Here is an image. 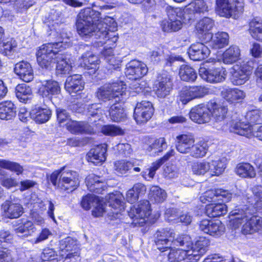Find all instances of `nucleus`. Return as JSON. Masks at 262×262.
<instances>
[{"label":"nucleus","mask_w":262,"mask_h":262,"mask_svg":"<svg viewBox=\"0 0 262 262\" xmlns=\"http://www.w3.org/2000/svg\"><path fill=\"white\" fill-rule=\"evenodd\" d=\"M76 29L80 37L85 40L90 38L103 39L107 37V31L117 30L115 19L109 16L101 17V13L90 8L82 10L77 16Z\"/></svg>","instance_id":"obj_1"},{"label":"nucleus","mask_w":262,"mask_h":262,"mask_svg":"<svg viewBox=\"0 0 262 262\" xmlns=\"http://www.w3.org/2000/svg\"><path fill=\"white\" fill-rule=\"evenodd\" d=\"M253 195L248 196L247 194L244 200L246 204H240L230 212L231 223L233 226L237 227L244 220H247V217L255 211L262 209V186L256 185L251 189Z\"/></svg>","instance_id":"obj_2"},{"label":"nucleus","mask_w":262,"mask_h":262,"mask_svg":"<svg viewBox=\"0 0 262 262\" xmlns=\"http://www.w3.org/2000/svg\"><path fill=\"white\" fill-rule=\"evenodd\" d=\"M209 241L200 237L193 246L189 235L181 234V258L183 262H196L207 250Z\"/></svg>","instance_id":"obj_3"},{"label":"nucleus","mask_w":262,"mask_h":262,"mask_svg":"<svg viewBox=\"0 0 262 262\" xmlns=\"http://www.w3.org/2000/svg\"><path fill=\"white\" fill-rule=\"evenodd\" d=\"M96 96L97 98L104 102L112 103L123 102L128 96L126 91V84L121 80H113L103 84L98 89Z\"/></svg>","instance_id":"obj_4"},{"label":"nucleus","mask_w":262,"mask_h":262,"mask_svg":"<svg viewBox=\"0 0 262 262\" xmlns=\"http://www.w3.org/2000/svg\"><path fill=\"white\" fill-rule=\"evenodd\" d=\"M67 42L58 41V42L45 43L39 47L36 52L37 60L42 68L48 69L53 67L57 54H60L62 49H66L68 45Z\"/></svg>","instance_id":"obj_5"},{"label":"nucleus","mask_w":262,"mask_h":262,"mask_svg":"<svg viewBox=\"0 0 262 262\" xmlns=\"http://www.w3.org/2000/svg\"><path fill=\"white\" fill-rule=\"evenodd\" d=\"M215 5L218 14L226 18H235L244 10L242 0H216Z\"/></svg>","instance_id":"obj_6"},{"label":"nucleus","mask_w":262,"mask_h":262,"mask_svg":"<svg viewBox=\"0 0 262 262\" xmlns=\"http://www.w3.org/2000/svg\"><path fill=\"white\" fill-rule=\"evenodd\" d=\"M151 209L148 201L143 200L137 205L130 207L128 215L133 220L135 225L142 226L148 221L151 215Z\"/></svg>","instance_id":"obj_7"},{"label":"nucleus","mask_w":262,"mask_h":262,"mask_svg":"<svg viewBox=\"0 0 262 262\" xmlns=\"http://www.w3.org/2000/svg\"><path fill=\"white\" fill-rule=\"evenodd\" d=\"M208 11V8L204 0H194L185 7L181 15V25L188 24L193 21L195 14L204 13Z\"/></svg>","instance_id":"obj_8"},{"label":"nucleus","mask_w":262,"mask_h":262,"mask_svg":"<svg viewBox=\"0 0 262 262\" xmlns=\"http://www.w3.org/2000/svg\"><path fill=\"white\" fill-rule=\"evenodd\" d=\"M252 67L247 63L243 62L235 64L231 71V81L233 85L244 84L250 78Z\"/></svg>","instance_id":"obj_9"},{"label":"nucleus","mask_w":262,"mask_h":262,"mask_svg":"<svg viewBox=\"0 0 262 262\" xmlns=\"http://www.w3.org/2000/svg\"><path fill=\"white\" fill-rule=\"evenodd\" d=\"M199 73L201 77L210 83H219L224 81L227 76V71L223 67L206 68L200 67Z\"/></svg>","instance_id":"obj_10"},{"label":"nucleus","mask_w":262,"mask_h":262,"mask_svg":"<svg viewBox=\"0 0 262 262\" xmlns=\"http://www.w3.org/2000/svg\"><path fill=\"white\" fill-rule=\"evenodd\" d=\"M81 205L85 210H89L92 207H93L94 209L92 213L95 217L102 216L104 211L102 199L94 194H88L83 197Z\"/></svg>","instance_id":"obj_11"},{"label":"nucleus","mask_w":262,"mask_h":262,"mask_svg":"<svg viewBox=\"0 0 262 262\" xmlns=\"http://www.w3.org/2000/svg\"><path fill=\"white\" fill-rule=\"evenodd\" d=\"M154 108L152 103L147 101L138 102L134 108V118L138 124L146 122L152 117Z\"/></svg>","instance_id":"obj_12"},{"label":"nucleus","mask_w":262,"mask_h":262,"mask_svg":"<svg viewBox=\"0 0 262 262\" xmlns=\"http://www.w3.org/2000/svg\"><path fill=\"white\" fill-rule=\"evenodd\" d=\"M79 185L78 173L66 168L59 178V188L68 192L74 190Z\"/></svg>","instance_id":"obj_13"},{"label":"nucleus","mask_w":262,"mask_h":262,"mask_svg":"<svg viewBox=\"0 0 262 262\" xmlns=\"http://www.w3.org/2000/svg\"><path fill=\"white\" fill-rule=\"evenodd\" d=\"M251 214L247 220H244L239 223L238 227H235L231 223V219L230 215H229L230 225L234 229L238 228L243 223H245L243 225L242 231L243 234H251L255 232H259L262 233V217L258 215H253Z\"/></svg>","instance_id":"obj_14"},{"label":"nucleus","mask_w":262,"mask_h":262,"mask_svg":"<svg viewBox=\"0 0 262 262\" xmlns=\"http://www.w3.org/2000/svg\"><path fill=\"white\" fill-rule=\"evenodd\" d=\"M174 235L173 230L168 228L158 230L155 234V239L157 248L162 252L170 249Z\"/></svg>","instance_id":"obj_15"},{"label":"nucleus","mask_w":262,"mask_h":262,"mask_svg":"<svg viewBox=\"0 0 262 262\" xmlns=\"http://www.w3.org/2000/svg\"><path fill=\"white\" fill-rule=\"evenodd\" d=\"M148 68L144 62L134 60L128 62L126 66L125 74L129 79L137 80L145 76Z\"/></svg>","instance_id":"obj_16"},{"label":"nucleus","mask_w":262,"mask_h":262,"mask_svg":"<svg viewBox=\"0 0 262 262\" xmlns=\"http://www.w3.org/2000/svg\"><path fill=\"white\" fill-rule=\"evenodd\" d=\"M208 93V88L204 86H183L181 90V102L185 104L194 98L204 96Z\"/></svg>","instance_id":"obj_17"},{"label":"nucleus","mask_w":262,"mask_h":262,"mask_svg":"<svg viewBox=\"0 0 262 262\" xmlns=\"http://www.w3.org/2000/svg\"><path fill=\"white\" fill-rule=\"evenodd\" d=\"M189 118L199 124L208 122L211 119L209 102L201 104L192 108L189 113Z\"/></svg>","instance_id":"obj_18"},{"label":"nucleus","mask_w":262,"mask_h":262,"mask_svg":"<svg viewBox=\"0 0 262 262\" xmlns=\"http://www.w3.org/2000/svg\"><path fill=\"white\" fill-rule=\"evenodd\" d=\"M115 32L107 31L106 38L104 39L101 38L98 40H95L94 42L96 46H102L104 44L106 45L101 52V54L105 60H106L107 57L110 58L112 56H114L113 48L115 47V43L118 39V37L115 34Z\"/></svg>","instance_id":"obj_19"},{"label":"nucleus","mask_w":262,"mask_h":262,"mask_svg":"<svg viewBox=\"0 0 262 262\" xmlns=\"http://www.w3.org/2000/svg\"><path fill=\"white\" fill-rule=\"evenodd\" d=\"M5 215L9 219H17L24 213V208L19 200H6L2 205Z\"/></svg>","instance_id":"obj_20"},{"label":"nucleus","mask_w":262,"mask_h":262,"mask_svg":"<svg viewBox=\"0 0 262 262\" xmlns=\"http://www.w3.org/2000/svg\"><path fill=\"white\" fill-rule=\"evenodd\" d=\"M60 92V87L58 82L52 79L41 81L38 90L39 95L50 101H52L53 96L59 94Z\"/></svg>","instance_id":"obj_21"},{"label":"nucleus","mask_w":262,"mask_h":262,"mask_svg":"<svg viewBox=\"0 0 262 262\" xmlns=\"http://www.w3.org/2000/svg\"><path fill=\"white\" fill-rule=\"evenodd\" d=\"M14 73L26 82L32 81L34 78L33 69L31 64L27 62L22 61L14 65Z\"/></svg>","instance_id":"obj_22"},{"label":"nucleus","mask_w":262,"mask_h":262,"mask_svg":"<svg viewBox=\"0 0 262 262\" xmlns=\"http://www.w3.org/2000/svg\"><path fill=\"white\" fill-rule=\"evenodd\" d=\"M56 58L55 63H56V73L57 75L62 76L70 74L72 67L68 55L61 51L60 54H57Z\"/></svg>","instance_id":"obj_23"},{"label":"nucleus","mask_w":262,"mask_h":262,"mask_svg":"<svg viewBox=\"0 0 262 262\" xmlns=\"http://www.w3.org/2000/svg\"><path fill=\"white\" fill-rule=\"evenodd\" d=\"M208 48L202 43L193 44L188 49L187 53L190 58L194 61L202 60L207 58L210 54Z\"/></svg>","instance_id":"obj_24"},{"label":"nucleus","mask_w":262,"mask_h":262,"mask_svg":"<svg viewBox=\"0 0 262 262\" xmlns=\"http://www.w3.org/2000/svg\"><path fill=\"white\" fill-rule=\"evenodd\" d=\"M84 86V82L82 76L78 74L68 77L64 83L65 90L70 94L82 91Z\"/></svg>","instance_id":"obj_25"},{"label":"nucleus","mask_w":262,"mask_h":262,"mask_svg":"<svg viewBox=\"0 0 262 262\" xmlns=\"http://www.w3.org/2000/svg\"><path fill=\"white\" fill-rule=\"evenodd\" d=\"M211 117L216 122H221L226 117L228 108L223 103L212 100L209 102Z\"/></svg>","instance_id":"obj_26"},{"label":"nucleus","mask_w":262,"mask_h":262,"mask_svg":"<svg viewBox=\"0 0 262 262\" xmlns=\"http://www.w3.org/2000/svg\"><path fill=\"white\" fill-rule=\"evenodd\" d=\"M106 145L101 144L92 148L87 154L88 160L95 165L101 164L106 159Z\"/></svg>","instance_id":"obj_27"},{"label":"nucleus","mask_w":262,"mask_h":262,"mask_svg":"<svg viewBox=\"0 0 262 262\" xmlns=\"http://www.w3.org/2000/svg\"><path fill=\"white\" fill-rule=\"evenodd\" d=\"M221 94L223 98L230 103H235L245 97V93L243 91L227 86H224L221 89Z\"/></svg>","instance_id":"obj_28"},{"label":"nucleus","mask_w":262,"mask_h":262,"mask_svg":"<svg viewBox=\"0 0 262 262\" xmlns=\"http://www.w3.org/2000/svg\"><path fill=\"white\" fill-rule=\"evenodd\" d=\"M67 129L74 134H91L93 127L86 122L72 120L66 123Z\"/></svg>","instance_id":"obj_29"},{"label":"nucleus","mask_w":262,"mask_h":262,"mask_svg":"<svg viewBox=\"0 0 262 262\" xmlns=\"http://www.w3.org/2000/svg\"><path fill=\"white\" fill-rule=\"evenodd\" d=\"M16 225L13 227L15 232L18 236H28L31 235L34 230V225L32 222L26 219H21L15 222Z\"/></svg>","instance_id":"obj_30"},{"label":"nucleus","mask_w":262,"mask_h":262,"mask_svg":"<svg viewBox=\"0 0 262 262\" xmlns=\"http://www.w3.org/2000/svg\"><path fill=\"white\" fill-rule=\"evenodd\" d=\"M79 61L81 67L94 70L95 72L98 69L100 60L97 56L93 54L92 52L86 50V52L82 54Z\"/></svg>","instance_id":"obj_31"},{"label":"nucleus","mask_w":262,"mask_h":262,"mask_svg":"<svg viewBox=\"0 0 262 262\" xmlns=\"http://www.w3.org/2000/svg\"><path fill=\"white\" fill-rule=\"evenodd\" d=\"M32 118L36 123H43L50 118L52 112L47 106H35L32 109Z\"/></svg>","instance_id":"obj_32"},{"label":"nucleus","mask_w":262,"mask_h":262,"mask_svg":"<svg viewBox=\"0 0 262 262\" xmlns=\"http://www.w3.org/2000/svg\"><path fill=\"white\" fill-rule=\"evenodd\" d=\"M154 88L158 97H165L169 94L171 88L170 79L166 77H162L161 78L158 77Z\"/></svg>","instance_id":"obj_33"},{"label":"nucleus","mask_w":262,"mask_h":262,"mask_svg":"<svg viewBox=\"0 0 262 262\" xmlns=\"http://www.w3.org/2000/svg\"><path fill=\"white\" fill-rule=\"evenodd\" d=\"M15 93L19 101L24 103H30L33 97L32 89L25 83L18 84L15 88Z\"/></svg>","instance_id":"obj_34"},{"label":"nucleus","mask_w":262,"mask_h":262,"mask_svg":"<svg viewBox=\"0 0 262 262\" xmlns=\"http://www.w3.org/2000/svg\"><path fill=\"white\" fill-rule=\"evenodd\" d=\"M229 129L231 133L244 136H248L252 133V129L249 123L234 120L230 122Z\"/></svg>","instance_id":"obj_35"},{"label":"nucleus","mask_w":262,"mask_h":262,"mask_svg":"<svg viewBox=\"0 0 262 262\" xmlns=\"http://www.w3.org/2000/svg\"><path fill=\"white\" fill-rule=\"evenodd\" d=\"M120 102H114V103L109 104L111 105L109 110V115L111 119L113 122H122L124 121L126 118L124 110Z\"/></svg>","instance_id":"obj_36"},{"label":"nucleus","mask_w":262,"mask_h":262,"mask_svg":"<svg viewBox=\"0 0 262 262\" xmlns=\"http://www.w3.org/2000/svg\"><path fill=\"white\" fill-rule=\"evenodd\" d=\"M209 199L211 202H216L217 200H222L223 202H228L230 201L232 194L227 190L222 189H211L206 191Z\"/></svg>","instance_id":"obj_37"},{"label":"nucleus","mask_w":262,"mask_h":262,"mask_svg":"<svg viewBox=\"0 0 262 262\" xmlns=\"http://www.w3.org/2000/svg\"><path fill=\"white\" fill-rule=\"evenodd\" d=\"M16 107L11 101H6L0 103V119L10 120L16 115Z\"/></svg>","instance_id":"obj_38"},{"label":"nucleus","mask_w":262,"mask_h":262,"mask_svg":"<svg viewBox=\"0 0 262 262\" xmlns=\"http://www.w3.org/2000/svg\"><path fill=\"white\" fill-rule=\"evenodd\" d=\"M122 194H114L113 193L106 197V199L107 200V205L114 209L118 210L113 212L116 214L117 216L121 211L124 210V203L122 201Z\"/></svg>","instance_id":"obj_39"},{"label":"nucleus","mask_w":262,"mask_h":262,"mask_svg":"<svg viewBox=\"0 0 262 262\" xmlns=\"http://www.w3.org/2000/svg\"><path fill=\"white\" fill-rule=\"evenodd\" d=\"M99 179L100 177L94 174L89 175L86 178L85 182L90 191L101 193L104 190L105 187L104 184Z\"/></svg>","instance_id":"obj_40"},{"label":"nucleus","mask_w":262,"mask_h":262,"mask_svg":"<svg viewBox=\"0 0 262 262\" xmlns=\"http://www.w3.org/2000/svg\"><path fill=\"white\" fill-rule=\"evenodd\" d=\"M214 27V21L207 17L201 19L195 26L196 33L198 35H204L211 34V31Z\"/></svg>","instance_id":"obj_41"},{"label":"nucleus","mask_w":262,"mask_h":262,"mask_svg":"<svg viewBox=\"0 0 262 262\" xmlns=\"http://www.w3.org/2000/svg\"><path fill=\"white\" fill-rule=\"evenodd\" d=\"M167 147V144L166 139L163 137L155 139L154 142L150 144L146 149V151L151 156L159 155Z\"/></svg>","instance_id":"obj_42"},{"label":"nucleus","mask_w":262,"mask_h":262,"mask_svg":"<svg viewBox=\"0 0 262 262\" xmlns=\"http://www.w3.org/2000/svg\"><path fill=\"white\" fill-rule=\"evenodd\" d=\"M226 159L225 158L216 159L209 162L210 169L209 176H219L221 174L226 167Z\"/></svg>","instance_id":"obj_43"},{"label":"nucleus","mask_w":262,"mask_h":262,"mask_svg":"<svg viewBox=\"0 0 262 262\" xmlns=\"http://www.w3.org/2000/svg\"><path fill=\"white\" fill-rule=\"evenodd\" d=\"M249 33L255 40L262 41V19L254 18L249 23Z\"/></svg>","instance_id":"obj_44"},{"label":"nucleus","mask_w":262,"mask_h":262,"mask_svg":"<svg viewBox=\"0 0 262 262\" xmlns=\"http://www.w3.org/2000/svg\"><path fill=\"white\" fill-rule=\"evenodd\" d=\"M227 207L225 204H210L206 207V214L210 217H215L225 214Z\"/></svg>","instance_id":"obj_45"},{"label":"nucleus","mask_w":262,"mask_h":262,"mask_svg":"<svg viewBox=\"0 0 262 262\" xmlns=\"http://www.w3.org/2000/svg\"><path fill=\"white\" fill-rule=\"evenodd\" d=\"M235 171L236 174L242 178H253L256 176L254 168L249 163L238 164Z\"/></svg>","instance_id":"obj_46"},{"label":"nucleus","mask_w":262,"mask_h":262,"mask_svg":"<svg viewBox=\"0 0 262 262\" xmlns=\"http://www.w3.org/2000/svg\"><path fill=\"white\" fill-rule=\"evenodd\" d=\"M211 36V45L214 49H221L228 44L229 35L226 32H217Z\"/></svg>","instance_id":"obj_47"},{"label":"nucleus","mask_w":262,"mask_h":262,"mask_svg":"<svg viewBox=\"0 0 262 262\" xmlns=\"http://www.w3.org/2000/svg\"><path fill=\"white\" fill-rule=\"evenodd\" d=\"M239 55V48L236 46H231L223 53V62L226 64H231L238 60Z\"/></svg>","instance_id":"obj_48"},{"label":"nucleus","mask_w":262,"mask_h":262,"mask_svg":"<svg viewBox=\"0 0 262 262\" xmlns=\"http://www.w3.org/2000/svg\"><path fill=\"white\" fill-rule=\"evenodd\" d=\"M76 247V242L71 237H67L59 241L60 254L63 257L67 252L72 251Z\"/></svg>","instance_id":"obj_49"},{"label":"nucleus","mask_w":262,"mask_h":262,"mask_svg":"<svg viewBox=\"0 0 262 262\" xmlns=\"http://www.w3.org/2000/svg\"><path fill=\"white\" fill-rule=\"evenodd\" d=\"M17 47V42L13 38H8L3 40L2 45H0L1 52L6 56H9L12 54Z\"/></svg>","instance_id":"obj_50"},{"label":"nucleus","mask_w":262,"mask_h":262,"mask_svg":"<svg viewBox=\"0 0 262 262\" xmlns=\"http://www.w3.org/2000/svg\"><path fill=\"white\" fill-rule=\"evenodd\" d=\"M208 149L207 142L201 141L195 145L193 144L191 150V155L196 158L204 157Z\"/></svg>","instance_id":"obj_51"},{"label":"nucleus","mask_w":262,"mask_h":262,"mask_svg":"<svg viewBox=\"0 0 262 262\" xmlns=\"http://www.w3.org/2000/svg\"><path fill=\"white\" fill-rule=\"evenodd\" d=\"M149 195L151 199L158 203L163 202L167 196L165 191L158 186H152L150 188Z\"/></svg>","instance_id":"obj_52"},{"label":"nucleus","mask_w":262,"mask_h":262,"mask_svg":"<svg viewBox=\"0 0 262 262\" xmlns=\"http://www.w3.org/2000/svg\"><path fill=\"white\" fill-rule=\"evenodd\" d=\"M0 167L10 170L17 175L21 174L24 171L23 167L18 163L4 159H0Z\"/></svg>","instance_id":"obj_53"},{"label":"nucleus","mask_w":262,"mask_h":262,"mask_svg":"<svg viewBox=\"0 0 262 262\" xmlns=\"http://www.w3.org/2000/svg\"><path fill=\"white\" fill-rule=\"evenodd\" d=\"M194 139L191 134L181 135V153L191 151L194 144Z\"/></svg>","instance_id":"obj_54"},{"label":"nucleus","mask_w":262,"mask_h":262,"mask_svg":"<svg viewBox=\"0 0 262 262\" xmlns=\"http://www.w3.org/2000/svg\"><path fill=\"white\" fill-rule=\"evenodd\" d=\"M101 132L105 135L110 136H121L124 134V130L119 126L113 124L103 125Z\"/></svg>","instance_id":"obj_55"},{"label":"nucleus","mask_w":262,"mask_h":262,"mask_svg":"<svg viewBox=\"0 0 262 262\" xmlns=\"http://www.w3.org/2000/svg\"><path fill=\"white\" fill-rule=\"evenodd\" d=\"M182 67L183 66H181V80L194 81L197 77L194 70L188 66H185L183 69Z\"/></svg>","instance_id":"obj_56"},{"label":"nucleus","mask_w":262,"mask_h":262,"mask_svg":"<svg viewBox=\"0 0 262 262\" xmlns=\"http://www.w3.org/2000/svg\"><path fill=\"white\" fill-rule=\"evenodd\" d=\"M134 166V163L125 160L118 161L115 163V170L118 174H125Z\"/></svg>","instance_id":"obj_57"},{"label":"nucleus","mask_w":262,"mask_h":262,"mask_svg":"<svg viewBox=\"0 0 262 262\" xmlns=\"http://www.w3.org/2000/svg\"><path fill=\"white\" fill-rule=\"evenodd\" d=\"M210 166L209 162L203 161L194 163L192 166L193 173L198 175H203L206 173L209 174Z\"/></svg>","instance_id":"obj_58"},{"label":"nucleus","mask_w":262,"mask_h":262,"mask_svg":"<svg viewBox=\"0 0 262 262\" xmlns=\"http://www.w3.org/2000/svg\"><path fill=\"white\" fill-rule=\"evenodd\" d=\"M57 252L52 248H46L41 255L42 262H58Z\"/></svg>","instance_id":"obj_59"},{"label":"nucleus","mask_w":262,"mask_h":262,"mask_svg":"<svg viewBox=\"0 0 262 262\" xmlns=\"http://www.w3.org/2000/svg\"><path fill=\"white\" fill-rule=\"evenodd\" d=\"M210 231L209 234L212 236H219L224 232L225 227L224 225L220 221L211 222Z\"/></svg>","instance_id":"obj_60"},{"label":"nucleus","mask_w":262,"mask_h":262,"mask_svg":"<svg viewBox=\"0 0 262 262\" xmlns=\"http://www.w3.org/2000/svg\"><path fill=\"white\" fill-rule=\"evenodd\" d=\"M161 26L164 32L177 31L180 29V21L163 20L161 23Z\"/></svg>","instance_id":"obj_61"},{"label":"nucleus","mask_w":262,"mask_h":262,"mask_svg":"<svg viewBox=\"0 0 262 262\" xmlns=\"http://www.w3.org/2000/svg\"><path fill=\"white\" fill-rule=\"evenodd\" d=\"M88 115L96 117L99 119L102 115L103 110L100 103H94L89 105L88 107Z\"/></svg>","instance_id":"obj_62"},{"label":"nucleus","mask_w":262,"mask_h":262,"mask_svg":"<svg viewBox=\"0 0 262 262\" xmlns=\"http://www.w3.org/2000/svg\"><path fill=\"white\" fill-rule=\"evenodd\" d=\"M105 61L107 63V66L106 68L108 71H111L112 72L113 70L116 71L120 70V66L122 61L119 57H115V56H112L110 58L107 57Z\"/></svg>","instance_id":"obj_63"},{"label":"nucleus","mask_w":262,"mask_h":262,"mask_svg":"<svg viewBox=\"0 0 262 262\" xmlns=\"http://www.w3.org/2000/svg\"><path fill=\"white\" fill-rule=\"evenodd\" d=\"M203 262H234L233 257L227 258L221 256L219 254H213L206 257Z\"/></svg>","instance_id":"obj_64"}]
</instances>
